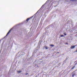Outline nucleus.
Masks as SVG:
<instances>
[{"instance_id": "1", "label": "nucleus", "mask_w": 77, "mask_h": 77, "mask_svg": "<svg viewBox=\"0 0 77 77\" xmlns=\"http://www.w3.org/2000/svg\"><path fill=\"white\" fill-rule=\"evenodd\" d=\"M12 28L7 33V35H6V36H8V35H9V33H10V32H11V30H12Z\"/></svg>"}, {"instance_id": "2", "label": "nucleus", "mask_w": 77, "mask_h": 77, "mask_svg": "<svg viewBox=\"0 0 77 77\" xmlns=\"http://www.w3.org/2000/svg\"><path fill=\"white\" fill-rule=\"evenodd\" d=\"M75 47V46H72L70 47V48L71 49H74V48Z\"/></svg>"}, {"instance_id": "3", "label": "nucleus", "mask_w": 77, "mask_h": 77, "mask_svg": "<svg viewBox=\"0 0 77 77\" xmlns=\"http://www.w3.org/2000/svg\"><path fill=\"white\" fill-rule=\"evenodd\" d=\"M33 16H32V17H31L30 18H28L27 19H26V21H29V19H30V18H32V17H33Z\"/></svg>"}, {"instance_id": "4", "label": "nucleus", "mask_w": 77, "mask_h": 77, "mask_svg": "<svg viewBox=\"0 0 77 77\" xmlns=\"http://www.w3.org/2000/svg\"><path fill=\"white\" fill-rule=\"evenodd\" d=\"M74 75H76V74L75 75V73H74L72 74V77H74Z\"/></svg>"}, {"instance_id": "5", "label": "nucleus", "mask_w": 77, "mask_h": 77, "mask_svg": "<svg viewBox=\"0 0 77 77\" xmlns=\"http://www.w3.org/2000/svg\"><path fill=\"white\" fill-rule=\"evenodd\" d=\"M45 48L46 50H48V49L49 48V47H47V46L45 47Z\"/></svg>"}, {"instance_id": "6", "label": "nucleus", "mask_w": 77, "mask_h": 77, "mask_svg": "<svg viewBox=\"0 0 77 77\" xmlns=\"http://www.w3.org/2000/svg\"><path fill=\"white\" fill-rule=\"evenodd\" d=\"M21 72H22L21 71H18L17 72L18 73H20Z\"/></svg>"}, {"instance_id": "7", "label": "nucleus", "mask_w": 77, "mask_h": 77, "mask_svg": "<svg viewBox=\"0 0 77 77\" xmlns=\"http://www.w3.org/2000/svg\"><path fill=\"white\" fill-rule=\"evenodd\" d=\"M50 46H51V47H54V45H50Z\"/></svg>"}, {"instance_id": "8", "label": "nucleus", "mask_w": 77, "mask_h": 77, "mask_svg": "<svg viewBox=\"0 0 77 77\" xmlns=\"http://www.w3.org/2000/svg\"><path fill=\"white\" fill-rule=\"evenodd\" d=\"M60 37H64V35H60Z\"/></svg>"}, {"instance_id": "9", "label": "nucleus", "mask_w": 77, "mask_h": 77, "mask_svg": "<svg viewBox=\"0 0 77 77\" xmlns=\"http://www.w3.org/2000/svg\"><path fill=\"white\" fill-rule=\"evenodd\" d=\"M70 1H71V2H75V0H70Z\"/></svg>"}, {"instance_id": "10", "label": "nucleus", "mask_w": 77, "mask_h": 77, "mask_svg": "<svg viewBox=\"0 0 77 77\" xmlns=\"http://www.w3.org/2000/svg\"><path fill=\"white\" fill-rule=\"evenodd\" d=\"M74 68H75V66H74L73 67L71 68L72 69H74Z\"/></svg>"}, {"instance_id": "11", "label": "nucleus", "mask_w": 77, "mask_h": 77, "mask_svg": "<svg viewBox=\"0 0 77 77\" xmlns=\"http://www.w3.org/2000/svg\"><path fill=\"white\" fill-rule=\"evenodd\" d=\"M63 34L64 35H65V36H66V33H63Z\"/></svg>"}, {"instance_id": "12", "label": "nucleus", "mask_w": 77, "mask_h": 77, "mask_svg": "<svg viewBox=\"0 0 77 77\" xmlns=\"http://www.w3.org/2000/svg\"><path fill=\"white\" fill-rule=\"evenodd\" d=\"M28 75V73H26V74H25L26 75Z\"/></svg>"}, {"instance_id": "13", "label": "nucleus", "mask_w": 77, "mask_h": 77, "mask_svg": "<svg viewBox=\"0 0 77 77\" xmlns=\"http://www.w3.org/2000/svg\"><path fill=\"white\" fill-rule=\"evenodd\" d=\"M66 45H68V43L67 42H66Z\"/></svg>"}, {"instance_id": "14", "label": "nucleus", "mask_w": 77, "mask_h": 77, "mask_svg": "<svg viewBox=\"0 0 77 77\" xmlns=\"http://www.w3.org/2000/svg\"><path fill=\"white\" fill-rule=\"evenodd\" d=\"M44 5H42V6L41 7V8L40 9H42V7H43V6H44Z\"/></svg>"}, {"instance_id": "15", "label": "nucleus", "mask_w": 77, "mask_h": 77, "mask_svg": "<svg viewBox=\"0 0 77 77\" xmlns=\"http://www.w3.org/2000/svg\"><path fill=\"white\" fill-rule=\"evenodd\" d=\"M71 71V70H70V71H68V72H70V71Z\"/></svg>"}, {"instance_id": "16", "label": "nucleus", "mask_w": 77, "mask_h": 77, "mask_svg": "<svg viewBox=\"0 0 77 77\" xmlns=\"http://www.w3.org/2000/svg\"><path fill=\"white\" fill-rule=\"evenodd\" d=\"M77 63H75V65H77Z\"/></svg>"}, {"instance_id": "17", "label": "nucleus", "mask_w": 77, "mask_h": 77, "mask_svg": "<svg viewBox=\"0 0 77 77\" xmlns=\"http://www.w3.org/2000/svg\"><path fill=\"white\" fill-rule=\"evenodd\" d=\"M76 52H77V50H76Z\"/></svg>"}, {"instance_id": "18", "label": "nucleus", "mask_w": 77, "mask_h": 77, "mask_svg": "<svg viewBox=\"0 0 77 77\" xmlns=\"http://www.w3.org/2000/svg\"><path fill=\"white\" fill-rule=\"evenodd\" d=\"M57 53H59V52H58Z\"/></svg>"}, {"instance_id": "19", "label": "nucleus", "mask_w": 77, "mask_h": 77, "mask_svg": "<svg viewBox=\"0 0 77 77\" xmlns=\"http://www.w3.org/2000/svg\"><path fill=\"white\" fill-rule=\"evenodd\" d=\"M44 5H45V3L44 4Z\"/></svg>"}]
</instances>
